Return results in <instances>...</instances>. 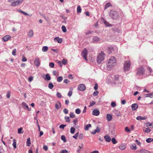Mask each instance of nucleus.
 Masks as SVG:
<instances>
[{
	"label": "nucleus",
	"instance_id": "obj_1",
	"mask_svg": "<svg viewBox=\"0 0 153 153\" xmlns=\"http://www.w3.org/2000/svg\"><path fill=\"white\" fill-rule=\"evenodd\" d=\"M107 66L110 68H112L116 65V59L114 56H111L107 61Z\"/></svg>",
	"mask_w": 153,
	"mask_h": 153
},
{
	"label": "nucleus",
	"instance_id": "obj_2",
	"mask_svg": "<svg viewBox=\"0 0 153 153\" xmlns=\"http://www.w3.org/2000/svg\"><path fill=\"white\" fill-rule=\"evenodd\" d=\"M105 54L102 51L99 54L97 57V62L98 64L100 63L104 59Z\"/></svg>",
	"mask_w": 153,
	"mask_h": 153
},
{
	"label": "nucleus",
	"instance_id": "obj_3",
	"mask_svg": "<svg viewBox=\"0 0 153 153\" xmlns=\"http://www.w3.org/2000/svg\"><path fill=\"white\" fill-rule=\"evenodd\" d=\"M110 16L114 19H116L119 18V15L115 11L111 10L110 11Z\"/></svg>",
	"mask_w": 153,
	"mask_h": 153
},
{
	"label": "nucleus",
	"instance_id": "obj_4",
	"mask_svg": "<svg viewBox=\"0 0 153 153\" xmlns=\"http://www.w3.org/2000/svg\"><path fill=\"white\" fill-rule=\"evenodd\" d=\"M24 0H8L9 2H12L11 5L12 6L17 5L21 3Z\"/></svg>",
	"mask_w": 153,
	"mask_h": 153
},
{
	"label": "nucleus",
	"instance_id": "obj_5",
	"mask_svg": "<svg viewBox=\"0 0 153 153\" xmlns=\"http://www.w3.org/2000/svg\"><path fill=\"white\" fill-rule=\"evenodd\" d=\"M131 64L129 61H126L124 66V70L126 71H128L130 69Z\"/></svg>",
	"mask_w": 153,
	"mask_h": 153
},
{
	"label": "nucleus",
	"instance_id": "obj_6",
	"mask_svg": "<svg viewBox=\"0 0 153 153\" xmlns=\"http://www.w3.org/2000/svg\"><path fill=\"white\" fill-rule=\"evenodd\" d=\"M144 72L143 68V67H139L137 69V72L136 75H140L141 74H143Z\"/></svg>",
	"mask_w": 153,
	"mask_h": 153
},
{
	"label": "nucleus",
	"instance_id": "obj_7",
	"mask_svg": "<svg viewBox=\"0 0 153 153\" xmlns=\"http://www.w3.org/2000/svg\"><path fill=\"white\" fill-rule=\"evenodd\" d=\"M88 54L87 50L86 49H84L82 52V57L86 61L87 60V55Z\"/></svg>",
	"mask_w": 153,
	"mask_h": 153
},
{
	"label": "nucleus",
	"instance_id": "obj_8",
	"mask_svg": "<svg viewBox=\"0 0 153 153\" xmlns=\"http://www.w3.org/2000/svg\"><path fill=\"white\" fill-rule=\"evenodd\" d=\"M85 86L84 84H81L78 85V89L79 91H83L85 90Z\"/></svg>",
	"mask_w": 153,
	"mask_h": 153
},
{
	"label": "nucleus",
	"instance_id": "obj_9",
	"mask_svg": "<svg viewBox=\"0 0 153 153\" xmlns=\"http://www.w3.org/2000/svg\"><path fill=\"white\" fill-rule=\"evenodd\" d=\"M22 105L24 109L27 110L28 111L31 110V109L29 108L28 105L25 102H22Z\"/></svg>",
	"mask_w": 153,
	"mask_h": 153
},
{
	"label": "nucleus",
	"instance_id": "obj_10",
	"mask_svg": "<svg viewBox=\"0 0 153 153\" xmlns=\"http://www.w3.org/2000/svg\"><path fill=\"white\" fill-rule=\"evenodd\" d=\"M136 152V153H149V151L144 149H142L140 151H137Z\"/></svg>",
	"mask_w": 153,
	"mask_h": 153
},
{
	"label": "nucleus",
	"instance_id": "obj_11",
	"mask_svg": "<svg viewBox=\"0 0 153 153\" xmlns=\"http://www.w3.org/2000/svg\"><path fill=\"white\" fill-rule=\"evenodd\" d=\"M34 63L36 66H39L40 65V63L39 58L36 57L35 58L34 60Z\"/></svg>",
	"mask_w": 153,
	"mask_h": 153
},
{
	"label": "nucleus",
	"instance_id": "obj_12",
	"mask_svg": "<svg viewBox=\"0 0 153 153\" xmlns=\"http://www.w3.org/2000/svg\"><path fill=\"white\" fill-rule=\"evenodd\" d=\"M104 138L106 142H109L111 141V138L108 134L105 135Z\"/></svg>",
	"mask_w": 153,
	"mask_h": 153
},
{
	"label": "nucleus",
	"instance_id": "obj_13",
	"mask_svg": "<svg viewBox=\"0 0 153 153\" xmlns=\"http://www.w3.org/2000/svg\"><path fill=\"white\" fill-rule=\"evenodd\" d=\"M11 37L9 35H6L3 37L2 38L4 42H6L10 39Z\"/></svg>",
	"mask_w": 153,
	"mask_h": 153
},
{
	"label": "nucleus",
	"instance_id": "obj_14",
	"mask_svg": "<svg viewBox=\"0 0 153 153\" xmlns=\"http://www.w3.org/2000/svg\"><path fill=\"white\" fill-rule=\"evenodd\" d=\"M55 108L57 109H59L61 107V105L60 102L59 101L56 102L55 104Z\"/></svg>",
	"mask_w": 153,
	"mask_h": 153
},
{
	"label": "nucleus",
	"instance_id": "obj_15",
	"mask_svg": "<svg viewBox=\"0 0 153 153\" xmlns=\"http://www.w3.org/2000/svg\"><path fill=\"white\" fill-rule=\"evenodd\" d=\"M100 112L99 110L96 109L93 110L92 112V114L94 115L98 116L100 114Z\"/></svg>",
	"mask_w": 153,
	"mask_h": 153
},
{
	"label": "nucleus",
	"instance_id": "obj_16",
	"mask_svg": "<svg viewBox=\"0 0 153 153\" xmlns=\"http://www.w3.org/2000/svg\"><path fill=\"white\" fill-rule=\"evenodd\" d=\"M131 107L133 111H134L137 108L138 105L137 104L134 103L131 105Z\"/></svg>",
	"mask_w": 153,
	"mask_h": 153
},
{
	"label": "nucleus",
	"instance_id": "obj_17",
	"mask_svg": "<svg viewBox=\"0 0 153 153\" xmlns=\"http://www.w3.org/2000/svg\"><path fill=\"white\" fill-rule=\"evenodd\" d=\"M112 116L111 114H108L106 115V119L108 121H110L112 119Z\"/></svg>",
	"mask_w": 153,
	"mask_h": 153
},
{
	"label": "nucleus",
	"instance_id": "obj_18",
	"mask_svg": "<svg viewBox=\"0 0 153 153\" xmlns=\"http://www.w3.org/2000/svg\"><path fill=\"white\" fill-rule=\"evenodd\" d=\"M54 40L55 42H57L59 43H61L62 41V39L58 37H57L54 39Z\"/></svg>",
	"mask_w": 153,
	"mask_h": 153
},
{
	"label": "nucleus",
	"instance_id": "obj_19",
	"mask_svg": "<svg viewBox=\"0 0 153 153\" xmlns=\"http://www.w3.org/2000/svg\"><path fill=\"white\" fill-rule=\"evenodd\" d=\"M33 36V31L32 30H30L28 33V36L29 37H31Z\"/></svg>",
	"mask_w": 153,
	"mask_h": 153
},
{
	"label": "nucleus",
	"instance_id": "obj_20",
	"mask_svg": "<svg viewBox=\"0 0 153 153\" xmlns=\"http://www.w3.org/2000/svg\"><path fill=\"white\" fill-rule=\"evenodd\" d=\"M126 145L125 144H121L119 146V149L121 150H123L126 149Z\"/></svg>",
	"mask_w": 153,
	"mask_h": 153
},
{
	"label": "nucleus",
	"instance_id": "obj_21",
	"mask_svg": "<svg viewBox=\"0 0 153 153\" xmlns=\"http://www.w3.org/2000/svg\"><path fill=\"white\" fill-rule=\"evenodd\" d=\"M130 147L131 149L134 150H135L137 149L136 145L135 143L132 144Z\"/></svg>",
	"mask_w": 153,
	"mask_h": 153
},
{
	"label": "nucleus",
	"instance_id": "obj_22",
	"mask_svg": "<svg viewBox=\"0 0 153 153\" xmlns=\"http://www.w3.org/2000/svg\"><path fill=\"white\" fill-rule=\"evenodd\" d=\"M91 125L90 124L86 125L84 128L85 130L86 131L88 130L89 128L91 127Z\"/></svg>",
	"mask_w": 153,
	"mask_h": 153
},
{
	"label": "nucleus",
	"instance_id": "obj_23",
	"mask_svg": "<svg viewBox=\"0 0 153 153\" xmlns=\"http://www.w3.org/2000/svg\"><path fill=\"white\" fill-rule=\"evenodd\" d=\"M82 9L79 5L77 6V12L78 13H80L81 12Z\"/></svg>",
	"mask_w": 153,
	"mask_h": 153
},
{
	"label": "nucleus",
	"instance_id": "obj_24",
	"mask_svg": "<svg viewBox=\"0 0 153 153\" xmlns=\"http://www.w3.org/2000/svg\"><path fill=\"white\" fill-rule=\"evenodd\" d=\"M111 142L113 144H115L117 142V141L116 140L114 137H113L111 139Z\"/></svg>",
	"mask_w": 153,
	"mask_h": 153
},
{
	"label": "nucleus",
	"instance_id": "obj_25",
	"mask_svg": "<svg viewBox=\"0 0 153 153\" xmlns=\"http://www.w3.org/2000/svg\"><path fill=\"white\" fill-rule=\"evenodd\" d=\"M146 141L147 143H150L152 142H153V138H149L146 139Z\"/></svg>",
	"mask_w": 153,
	"mask_h": 153
},
{
	"label": "nucleus",
	"instance_id": "obj_26",
	"mask_svg": "<svg viewBox=\"0 0 153 153\" xmlns=\"http://www.w3.org/2000/svg\"><path fill=\"white\" fill-rule=\"evenodd\" d=\"M46 79H46L48 80H49L51 79V76H50V74H47L46 75Z\"/></svg>",
	"mask_w": 153,
	"mask_h": 153
},
{
	"label": "nucleus",
	"instance_id": "obj_27",
	"mask_svg": "<svg viewBox=\"0 0 153 153\" xmlns=\"http://www.w3.org/2000/svg\"><path fill=\"white\" fill-rule=\"evenodd\" d=\"M111 6V3H108L105 4V6L104 9L105 10L107 8Z\"/></svg>",
	"mask_w": 153,
	"mask_h": 153
},
{
	"label": "nucleus",
	"instance_id": "obj_28",
	"mask_svg": "<svg viewBox=\"0 0 153 153\" xmlns=\"http://www.w3.org/2000/svg\"><path fill=\"white\" fill-rule=\"evenodd\" d=\"M42 50L44 52H46L48 50V47L46 46H44L42 48Z\"/></svg>",
	"mask_w": 153,
	"mask_h": 153
},
{
	"label": "nucleus",
	"instance_id": "obj_29",
	"mask_svg": "<svg viewBox=\"0 0 153 153\" xmlns=\"http://www.w3.org/2000/svg\"><path fill=\"white\" fill-rule=\"evenodd\" d=\"M13 147L15 149L16 148V140L15 139H13Z\"/></svg>",
	"mask_w": 153,
	"mask_h": 153
},
{
	"label": "nucleus",
	"instance_id": "obj_30",
	"mask_svg": "<svg viewBox=\"0 0 153 153\" xmlns=\"http://www.w3.org/2000/svg\"><path fill=\"white\" fill-rule=\"evenodd\" d=\"M93 40L94 42H97L100 40V39L98 37L95 36Z\"/></svg>",
	"mask_w": 153,
	"mask_h": 153
},
{
	"label": "nucleus",
	"instance_id": "obj_31",
	"mask_svg": "<svg viewBox=\"0 0 153 153\" xmlns=\"http://www.w3.org/2000/svg\"><path fill=\"white\" fill-rule=\"evenodd\" d=\"M27 146H29L31 144L30 138H28L27 139Z\"/></svg>",
	"mask_w": 153,
	"mask_h": 153
},
{
	"label": "nucleus",
	"instance_id": "obj_32",
	"mask_svg": "<svg viewBox=\"0 0 153 153\" xmlns=\"http://www.w3.org/2000/svg\"><path fill=\"white\" fill-rule=\"evenodd\" d=\"M75 131V129L74 127H72L70 129V132L72 134H74Z\"/></svg>",
	"mask_w": 153,
	"mask_h": 153
},
{
	"label": "nucleus",
	"instance_id": "obj_33",
	"mask_svg": "<svg viewBox=\"0 0 153 153\" xmlns=\"http://www.w3.org/2000/svg\"><path fill=\"white\" fill-rule=\"evenodd\" d=\"M63 79V78L62 76H59L57 78V81L58 82H61Z\"/></svg>",
	"mask_w": 153,
	"mask_h": 153
},
{
	"label": "nucleus",
	"instance_id": "obj_34",
	"mask_svg": "<svg viewBox=\"0 0 153 153\" xmlns=\"http://www.w3.org/2000/svg\"><path fill=\"white\" fill-rule=\"evenodd\" d=\"M137 120H144L145 119L141 116H138L137 117Z\"/></svg>",
	"mask_w": 153,
	"mask_h": 153
},
{
	"label": "nucleus",
	"instance_id": "obj_35",
	"mask_svg": "<svg viewBox=\"0 0 153 153\" xmlns=\"http://www.w3.org/2000/svg\"><path fill=\"white\" fill-rule=\"evenodd\" d=\"M79 132H77V133H76V134H75L73 136V138H74L75 139H77L78 138L77 137H78V136H79Z\"/></svg>",
	"mask_w": 153,
	"mask_h": 153
},
{
	"label": "nucleus",
	"instance_id": "obj_36",
	"mask_svg": "<svg viewBox=\"0 0 153 153\" xmlns=\"http://www.w3.org/2000/svg\"><path fill=\"white\" fill-rule=\"evenodd\" d=\"M62 31L64 33L66 32L67 31L66 27L65 26H62Z\"/></svg>",
	"mask_w": 153,
	"mask_h": 153
},
{
	"label": "nucleus",
	"instance_id": "obj_37",
	"mask_svg": "<svg viewBox=\"0 0 153 153\" xmlns=\"http://www.w3.org/2000/svg\"><path fill=\"white\" fill-rule=\"evenodd\" d=\"M95 102L94 101H92L90 102V105L89 107H91L93 106L95 104Z\"/></svg>",
	"mask_w": 153,
	"mask_h": 153
},
{
	"label": "nucleus",
	"instance_id": "obj_38",
	"mask_svg": "<svg viewBox=\"0 0 153 153\" xmlns=\"http://www.w3.org/2000/svg\"><path fill=\"white\" fill-rule=\"evenodd\" d=\"M23 130V128L22 127H21L19 128L18 130V133L19 134L22 133L23 132H22V131Z\"/></svg>",
	"mask_w": 153,
	"mask_h": 153
},
{
	"label": "nucleus",
	"instance_id": "obj_39",
	"mask_svg": "<svg viewBox=\"0 0 153 153\" xmlns=\"http://www.w3.org/2000/svg\"><path fill=\"white\" fill-rule=\"evenodd\" d=\"M75 112L76 114H79L81 113V110L77 108L75 110Z\"/></svg>",
	"mask_w": 153,
	"mask_h": 153
},
{
	"label": "nucleus",
	"instance_id": "obj_40",
	"mask_svg": "<svg viewBox=\"0 0 153 153\" xmlns=\"http://www.w3.org/2000/svg\"><path fill=\"white\" fill-rule=\"evenodd\" d=\"M61 139L64 142H66V138L64 135H62L61 136Z\"/></svg>",
	"mask_w": 153,
	"mask_h": 153
},
{
	"label": "nucleus",
	"instance_id": "obj_41",
	"mask_svg": "<svg viewBox=\"0 0 153 153\" xmlns=\"http://www.w3.org/2000/svg\"><path fill=\"white\" fill-rule=\"evenodd\" d=\"M143 131H144L146 133H149L151 131V130L148 128H147L146 129V130H145L144 129H143Z\"/></svg>",
	"mask_w": 153,
	"mask_h": 153
},
{
	"label": "nucleus",
	"instance_id": "obj_42",
	"mask_svg": "<svg viewBox=\"0 0 153 153\" xmlns=\"http://www.w3.org/2000/svg\"><path fill=\"white\" fill-rule=\"evenodd\" d=\"M53 85L52 83L51 82L49 84L48 87L49 88L52 89L53 88Z\"/></svg>",
	"mask_w": 153,
	"mask_h": 153
},
{
	"label": "nucleus",
	"instance_id": "obj_43",
	"mask_svg": "<svg viewBox=\"0 0 153 153\" xmlns=\"http://www.w3.org/2000/svg\"><path fill=\"white\" fill-rule=\"evenodd\" d=\"M75 116V115L74 114V113L73 112H71L70 114V117L71 118H73Z\"/></svg>",
	"mask_w": 153,
	"mask_h": 153
},
{
	"label": "nucleus",
	"instance_id": "obj_44",
	"mask_svg": "<svg viewBox=\"0 0 153 153\" xmlns=\"http://www.w3.org/2000/svg\"><path fill=\"white\" fill-rule=\"evenodd\" d=\"M65 120L67 122H70V119L68 117H65Z\"/></svg>",
	"mask_w": 153,
	"mask_h": 153
},
{
	"label": "nucleus",
	"instance_id": "obj_45",
	"mask_svg": "<svg viewBox=\"0 0 153 153\" xmlns=\"http://www.w3.org/2000/svg\"><path fill=\"white\" fill-rule=\"evenodd\" d=\"M67 60H66V59H63V60H62V63L64 65H65L66 64V63H67Z\"/></svg>",
	"mask_w": 153,
	"mask_h": 153
},
{
	"label": "nucleus",
	"instance_id": "obj_46",
	"mask_svg": "<svg viewBox=\"0 0 153 153\" xmlns=\"http://www.w3.org/2000/svg\"><path fill=\"white\" fill-rule=\"evenodd\" d=\"M16 49H14L12 51V54L13 56H15L16 55Z\"/></svg>",
	"mask_w": 153,
	"mask_h": 153
},
{
	"label": "nucleus",
	"instance_id": "obj_47",
	"mask_svg": "<svg viewBox=\"0 0 153 153\" xmlns=\"http://www.w3.org/2000/svg\"><path fill=\"white\" fill-rule=\"evenodd\" d=\"M83 135L81 133L79 136V139L82 140L83 138Z\"/></svg>",
	"mask_w": 153,
	"mask_h": 153
},
{
	"label": "nucleus",
	"instance_id": "obj_48",
	"mask_svg": "<svg viewBox=\"0 0 153 153\" xmlns=\"http://www.w3.org/2000/svg\"><path fill=\"white\" fill-rule=\"evenodd\" d=\"M68 151L66 150H62L60 151V153H68Z\"/></svg>",
	"mask_w": 153,
	"mask_h": 153
},
{
	"label": "nucleus",
	"instance_id": "obj_49",
	"mask_svg": "<svg viewBox=\"0 0 153 153\" xmlns=\"http://www.w3.org/2000/svg\"><path fill=\"white\" fill-rule=\"evenodd\" d=\"M54 63H53L52 62L50 63L49 64V66L51 68H53L54 67Z\"/></svg>",
	"mask_w": 153,
	"mask_h": 153
},
{
	"label": "nucleus",
	"instance_id": "obj_50",
	"mask_svg": "<svg viewBox=\"0 0 153 153\" xmlns=\"http://www.w3.org/2000/svg\"><path fill=\"white\" fill-rule=\"evenodd\" d=\"M56 95L57 97L59 98H61L62 97L61 94L59 92L57 93Z\"/></svg>",
	"mask_w": 153,
	"mask_h": 153
},
{
	"label": "nucleus",
	"instance_id": "obj_51",
	"mask_svg": "<svg viewBox=\"0 0 153 153\" xmlns=\"http://www.w3.org/2000/svg\"><path fill=\"white\" fill-rule=\"evenodd\" d=\"M66 126V125L62 124L59 126V128H62L63 129L64 128V127H65Z\"/></svg>",
	"mask_w": 153,
	"mask_h": 153
},
{
	"label": "nucleus",
	"instance_id": "obj_52",
	"mask_svg": "<svg viewBox=\"0 0 153 153\" xmlns=\"http://www.w3.org/2000/svg\"><path fill=\"white\" fill-rule=\"evenodd\" d=\"M11 93L10 92H8L6 96L7 98H9L10 97Z\"/></svg>",
	"mask_w": 153,
	"mask_h": 153
},
{
	"label": "nucleus",
	"instance_id": "obj_53",
	"mask_svg": "<svg viewBox=\"0 0 153 153\" xmlns=\"http://www.w3.org/2000/svg\"><path fill=\"white\" fill-rule=\"evenodd\" d=\"M105 24L107 26H111V25L109 23L106 21L104 22Z\"/></svg>",
	"mask_w": 153,
	"mask_h": 153
},
{
	"label": "nucleus",
	"instance_id": "obj_54",
	"mask_svg": "<svg viewBox=\"0 0 153 153\" xmlns=\"http://www.w3.org/2000/svg\"><path fill=\"white\" fill-rule=\"evenodd\" d=\"M63 111L64 113L65 114H67L68 112V110L66 108L64 109Z\"/></svg>",
	"mask_w": 153,
	"mask_h": 153
},
{
	"label": "nucleus",
	"instance_id": "obj_55",
	"mask_svg": "<svg viewBox=\"0 0 153 153\" xmlns=\"http://www.w3.org/2000/svg\"><path fill=\"white\" fill-rule=\"evenodd\" d=\"M99 92L98 91H96L94 92L93 93V95L94 96H96L98 95Z\"/></svg>",
	"mask_w": 153,
	"mask_h": 153
},
{
	"label": "nucleus",
	"instance_id": "obj_56",
	"mask_svg": "<svg viewBox=\"0 0 153 153\" xmlns=\"http://www.w3.org/2000/svg\"><path fill=\"white\" fill-rule=\"evenodd\" d=\"M20 12L25 16H29V14L21 10H20Z\"/></svg>",
	"mask_w": 153,
	"mask_h": 153
},
{
	"label": "nucleus",
	"instance_id": "obj_57",
	"mask_svg": "<svg viewBox=\"0 0 153 153\" xmlns=\"http://www.w3.org/2000/svg\"><path fill=\"white\" fill-rule=\"evenodd\" d=\"M72 91H70L68 93V95L69 97H70L72 94Z\"/></svg>",
	"mask_w": 153,
	"mask_h": 153
},
{
	"label": "nucleus",
	"instance_id": "obj_58",
	"mask_svg": "<svg viewBox=\"0 0 153 153\" xmlns=\"http://www.w3.org/2000/svg\"><path fill=\"white\" fill-rule=\"evenodd\" d=\"M111 105V106L112 107H115L116 106V104L114 102H112Z\"/></svg>",
	"mask_w": 153,
	"mask_h": 153
},
{
	"label": "nucleus",
	"instance_id": "obj_59",
	"mask_svg": "<svg viewBox=\"0 0 153 153\" xmlns=\"http://www.w3.org/2000/svg\"><path fill=\"white\" fill-rule=\"evenodd\" d=\"M43 149L46 151H47L48 150V147L47 146H44L43 147Z\"/></svg>",
	"mask_w": 153,
	"mask_h": 153
},
{
	"label": "nucleus",
	"instance_id": "obj_60",
	"mask_svg": "<svg viewBox=\"0 0 153 153\" xmlns=\"http://www.w3.org/2000/svg\"><path fill=\"white\" fill-rule=\"evenodd\" d=\"M93 32V31L91 30H88L85 33L86 35H88Z\"/></svg>",
	"mask_w": 153,
	"mask_h": 153
},
{
	"label": "nucleus",
	"instance_id": "obj_61",
	"mask_svg": "<svg viewBox=\"0 0 153 153\" xmlns=\"http://www.w3.org/2000/svg\"><path fill=\"white\" fill-rule=\"evenodd\" d=\"M27 59V58L25 57H23L22 59V62H26Z\"/></svg>",
	"mask_w": 153,
	"mask_h": 153
},
{
	"label": "nucleus",
	"instance_id": "obj_62",
	"mask_svg": "<svg viewBox=\"0 0 153 153\" xmlns=\"http://www.w3.org/2000/svg\"><path fill=\"white\" fill-rule=\"evenodd\" d=\"M125 130L127 132H129L130 131V129L128 127H127L125 128Z\"/></svg>",
	"mask_w": 153,
	"mask_h": 153
},
{
	"label": "nucleus",
	"instance_id": "obj_63",
	"mask_svg": "<svg viewBox=\"0 0 153 153\" xmlns=\"http://www.w3.org/2000/svg\"><path fill=\"white\" fill-rule=\"evenodd\" d=\"M108 49L110 52H112L114 51V49L113 47H110L108 48Z\"/></svg>",
	"mask_w": 153,
	"mask_h": 153
},
{
	"label": "nucleus",
	"instance_id": "obj_64",
	"mask_svg": "<svg viewBox=\"0 0 153 153\" xmlns=\"http://www.w3.org/2000/svg\"><path fill=\"white\" fill-rule=\"evenodd\" d=\"M33 77H32V76L28 78V81L29 82H31L33 80Z\"/></svg>",
	"mask_w": 153,
	"mask_h": 153
}]
</instances>
